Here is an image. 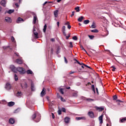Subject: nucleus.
Instances as JSON below:
<instances>
[{
  "instance_id": "37",
  "label": "nucleus",
  "mask_w": 126,
  "mask_h": 126,
  "mask_svg": "<svg viewBox=\"0 0 126 126\" xmlns=\"http://www.w3.org/2000/svg\"><path fill=\"white\" fill-rule=\"evenodd\" d=\"M86 100L88 101L89 102H92L93 101H94V99L92 98H87Z\"/></svg>"
},
{
  "instance_id": "6",
  "label": "nucleus",
  "mask_w": 126,
  "mask_h": 126,
  "mask_svg": "<svg viewBox=\"0 0 126 126\" xmlns=\"http://www.w3.org/2000/svg\"><path fill=\"white\" fill-rule=\"evenodd\" d=\"M45 95H46V89H45V88H43L40 93V96L41 97H43V96H45Z\"/></svg>"
},
{
  "instance_id": "35",
  "label": "nucleus",
  "mask_w": 126,
  "mask_h": 126,
  "mask_svg": "<svg viewBox=\"0 0 126 126\" xmlns=\"http://www.w3.org/2000/svg\"><path fill=\"white\" fill-rule=\"evenodd\" d=\"M75 10H76L77 12H79V11H80V9H79V7H75Z\"/></svg>"
},
{
  "instance_id": "4",
  "label": "nucleus",
  "mask_w": 126,
  "mask_h": 126,
  "mask_svg": "<svg viewBox=\"0 0 126 126\" xmlns=\"http://www.w3.org/2000/svg\"><path fill=\"white\" fill-rule=\"evenodd\" d=\"M16 62V63H18L19 64H22V63H23V60H22V58L17 59Z\"/></svg>"
},
{
  "instance_id": "2",
  "label": "nucleus",
  "mask_w": 126,
  "mask_h": 126,
  "mask_svg": "<svg viewBox=\"0 0 126 126\" xmlns=\"http://www.w3.org/2000/svg\"><path fill=\"white\" fill-rule=\"evenodd\" d=\"M37 23H38V18L37 17V15L34 14L33 18V24H37Z\"/></svg>"
},
{
  "instance_id": "53",
  "label": "nucleus",
  "mask_w": 126,
  "mask_h": 126,
  "mask_svg": "<svg viewBox=\"0 0 126 126\" xmlns=\"http://www.w3.org/2000/svg\"><path fill=\"white\" fill-rule=\"evenodd\" d=\"M67 28H68V29H70V28H71V26L70 25H68L67 26Z\"/></svg>"
},
{
  "instance_id": "32",
  "label": "nucleus",
  "mask_w": 126,
  "mask_h": 126,
  "mask_svg": "<svg viewBox=\"0 0 126 126\" xmlns=\"http://www.w3.org/2000/svg\"><path fill=\"white\" fill-rule=\"evenodd\" d=\"M46 30H47V25L45 24L44 26V28L43 30V32L45 33L46 32Z\"/></svg>"
},
{
  "instance_id": "18",
  "label": "nucleus",
  "mask_w": 126,
  "mask_h": 126,
  "mask_svg": "<svg viewBox=\"0 0 126 126\" xmlns=\"http://www.w3.org/2000/svg\"><path fill=\"white\" fill-rule=\"evenodd\" d=\"M31 90L32 91H35V86H34V84L33 83H31Z\"/></svg>"
},
{
  "instance_id": "16",
  "label": "nucleus",
  "mask_w": 126,
  "mask_h": 126,
  "mask_svg": "<svg viewBox=\"0 0 126 126\" xmlns=\"http://www.w3.org/2000/svg\"><path fill=\"white\" fill-rule=\"evenodd\" d=\"M96 109L97 111H99V112H102V111H103L104 110V108L103 107H96Z\"/></svg>"
},
{
  "instance_id": "20",
  "label": "nucleus",
  "mask_w": 126,
  "mask_h": 126,
  "mask_svg": "<svg viewBox=\"0 0 126 126\" xmlns=\"http://www.w3.org/2000/svg\"><path fill=\"white\" fill-rule=\"evenodd\" d=\"M91 28H92V29H94V28H96V23H95V22H93L92 26L90 27Z\"/></svg>"
},
{
  "instance_id": "58",
  "label": "nucleus",
  "mask_w": 126,
  "mask_h": 126,
  "mask_svg": "<svg viewBox=\"0 0 126 126\" xmlns=\"http://www.w3.org/2000/svg\"><path fill=\"white\" fill-rule=\"evenodd\" d=\"M75 72H74V71H70V72H69V74H73V73H74Z\"/></svg>"
},
{
  "instance_id": "11",
  "label": "nucleus",
  "mask_w": 126,
  "mask_h": 126,
  "mask_svg": "<svg viewBox=\"0 0 126 126\" xmlns=\"http://www.w3.org/2000/svg\"><path fill=\"white\" fill-rule=\"evenodd\" d=\"M15 104V103L14 102L10 101V102L8 103V106L9 107H12V106H14Z\"/></svg>"
},
{
  "instance_id": "55",
  "label": "nucleus",
  "mask_w": 126,
  "mask_h": 126,
  "mask_svg": "<svg viewBox=\"0 0 126 126\" xmlns=\"http://www.w3.org/2000/svg\"><path fill=\"white\" fill-rule=\"evenodd\" d=\"M74 11H73L72 12V14L71 15V17H72V16H73V15H74Z\"/></svg>"
},
{
  "instance_id": "64",
  "label": "nucleus",
  "mask_w": 126,
  "mask_h": 126,
  "mask_svg": "<svg viewBox=\"0 0 126 126\" xmlns=\"http://www.w3.org/2000/svg\"><path fill=\"white\" fill-rule=\"evenodd\" d=\"M15 55H16L17 57H19V55L18 53H15Z\"/></svg>"
},
{
  "instance_id": "1",
  "label": "nucleus",
  "mask_w": 126,
  "mask_h": 126,
  "mask_svg": "<svg viewBox=\"0 0 126 126\" xmlns=\"http://www.w3.org/2000/svg\"><path fill=\"white\" fill-rule=\"evenodd\" d=\"M10 68L11 69L12 71L13 72H17V71H19L20 73H24V68L21 67H18V68H16L14 65H12L10 66Z\"/></svg>"
},
{
  "instance_id": "61",
  "label": "nucleus",
  "mask_w": 126,
  "mask_h": 126,
  "mask_svg": "<svg viewBox=\"0 0 126 126\" xmlns=\"http://www.w3.org/2000/svg\"><path fill=\"white\" fill-rule=\"evenodd\" d=\"M51 42H55V38H51Z\"/></svg>"
},
{
  "instance_id": "33",
  "label": "nucleus",
  "mask_w": 126,
  "mask_h": 126,
  "mask_svg": "<svg viewBox=\"0 0 126 126\" xmlns=\"http://www.w3.org/2000/svg\"><path fill=\"white\" fill-rule=\"evenodd\" d=\"M90 21L89 20H86L84 21V24H88L89 23Z\"/></svg>"
},
{
  "instance_id": "44",
  "label": "nucleus",
  "mask_w": 126,
  "mask_h": 126,
  "mask_svg": "<svg viewBox=\"0 0 126 126\" xmlns=\"http://www.w3.org/2000/svg\"><path fill=\"white\" fill-rule=\"evenodd\" d=\"M113 98V100H117L118 97H117V95H114Z\"/></svg>"
},
{
  "instance_id": "51",
  "label": "nucleus",
  "mask_w": 126,
  "mask_h": 126,
  "mask_svg": "<svg viewBox=\"0 0 126 126\" xmlns=\"http://www.w3.org/2000/svg\"><path fill=\"white\" fill-rule=\"evenodd\" d=\"M11 41L12 42H14V37L13 36L11 37Z\"/></svg>"
},
{
  "instance_id": "39",
  "label": "nucleus",
  "mask_w": 126,
  "mask_h": 126,
  "mask_svg": "<svg viewBox=\"0 0 126 126\" xmlns=\"http://www.w3.org/2000/svg\"><path fill=\"white\" fill-rule=\"evenodd\" d=\"M59 92H60V93H61V94H63V89H60Z\"/></svg>"
},
{
  "instance_id": "31",
  "label": "nucleus",
  "mask_w": 126,
  "mask_h": 126,
  "mask_svg": "<svg viewBox=\"0 0 126 126\" xmlns=\"http://www.w3.org/2000/svg\"><path fill=\"white\" fill-rule=\"evenodd\" d=\"M116 102H117L118 106H121V103H123V101L122 100H117Z\"/></svg>"
},
{
  "instance_id": "10",
  "label": "nucleus",
  "mask_w": 126,
  "mask_h": 126,
  "mask_svg": "<svg viewBox=\"0 0 126 126\" xmlns=\"http://www.w3.org/2000/svg\"><path fill=\"white\" fill-rule=\"evenodd\" d=\"M5 21H6V22H8L9 23H11V18L8 17H6L5 18Z\"/></svg>"
},
{
  "instance_id": "62",
  "label": "nucleus",
  "mask_w": 126,
  "mask_h": 126,
  "mask_svg": "<svg viewBox=\"0 0 126 126\" xmlns=\"http://www.w3.org/2000/svg\"><path fill=\"white\" fill-rule=\"evenodd\" d=\"M52 116L53 119H55V115H54V113H52Z\"/></svg>"
},
{
  "instance_id": "52",
  "label": "nucleus",
  "mask_w": 126,
  "mask_h": 126,
  "mask_svg": "<svg viewBox=\"0 0 126 126\" xmlns=\"http://www.w3.org/2000/svg\"><path fill=\"white\" fill-rule=\"evenodd\" d=\"M74 61H75V62H76V63H79V62H78V61H77V60H76V59H74Z\"/></svg>"
},
{
  "instance_id": "19",
  "label": "nucleus",
  "mask_w": 126,
  "mask_h": 126,
  "mask_svg": "<svg viewBox=\"0 0 126 126\" xmlns=\"http://www.w3.org/2000/svg\"><path fill=\"white\" fill-rule=\"evenodd\" d=\"M21 21H24L23 19L21 18H18L16 21L17 23H20Z\"/></svg>"
},
{
  "instance_id": "63",
  "label": "nucleus",
  "mask_w": 126,
  "mask_h": 126,
  "mask_svg": "<svg viewBox=\"0 0 126 126\" xmlns=\"http://www.w3.org/2000/svg\"><path fill=\"white\" fill-rule=\"evenodd\" d=\"M15 5H16V6L17 7H18V6H19V5H18V3H15Z\"/></svg>"
},
{
  "instance_id": "56",
  "label": "nucleus",
  "mask_w": 126,
  "mask_h": 126,
  "mask_svg": "<svg viewBox=\"0 0 126 126\" xmlns=\"http://www.w3.org/2000/svg\"><path fill=\"white\" fill-rule=\"evenodd\" d=\"M65 25H69V22H66L65 23Z\"/></svg>"
},
{
  "instance_id": "22",
  "label": "nucleus",
  "mask_w": 126,
  "mask_h": 126,
  "mask_svg": "<svg viewBox=\"0 0 126 126\" xmlns=\"http://www.w3.org/2000/svg\"><path fill=\"white\" fill-rule=\"evenodd\" d=\"M17 97H20V96H22V93L21 92H18L16 94Z\"/></svg>"
},
{
  "instance_id": "50",
  "label": "nucleus",
  "mask_w": 126,
  "mask_h": 126,
  "mask_svg": "<svg viewBox=\"0 0 126 126\" xmlns=\"http://www.w3.org/2000/svg\"><path fill=\"white\" fill-rule=\"evenodd\" d=\"M61 97H62V96H61L60 94H57V98H59L60 99Z\"/></svg>"
},
{
  "instance_id": "43",
  "label": "nucleus",
  "mask_w": 126,
  "mask_h": 126,
  "mask_svg": "<svg viewBox=\"0 0 126 126\" xmlns=\"http://www.w3.org/2000/svg\"><path fill=\"white\" fill-rule=\"evenodd\" d=\"M60 100H61V101H62V102H65V100H64V99H63V98L62 97V96L61 97Z\"/></svg>"
},
{
  "instance_id": "45",
  "label": "nucleus",
  "mask_w": 126,
  "mask_h": 126,
  "mask_svg": "<svg viewBox=\"0 0 126 126\" xmlns=\"http://www.w3.org/2000/svg\"><path fill=\"white\" fill-rule=\"evenodd\" d=\"M69 44H70V48H72L73 47V45H72V42H70Z\"/></svg>"
},
{
  "instance_id": "26",
  "label": "nucleus",
  "mask_w": 126,
  "mask_h": 126,
  "mask_svg": "<svg viewBox=\"0 0 126 126\" xmlns=\"http://www.w3.org/2000/svg\"><path fill=\"white\" fill-rule=\"evenodd\" d=\"M83 16H81L80 18L78 19V21H79V22H81L82 20H83Z\"/></svg>"
},
{
  "instance_id": "46",
  "label": "nucleus",
  "mask_w": 126,
  "mask_h": 126,
  "mask_svg": "<svg viewBox=\"0 0 126 126\" xmlns=\"http://www.w3.org/2000/svg\"><path fill=\"white\" fill-rule=\"evenodd\" d=\"M89 37L90 38V39H93V38H94V35H89Z\"/></svg>"
},
{
  "instance_id": "13",
  "label": "nucleus",
  "mask_w": 126,
  "mask_h": 126,
  "mask_svg": "<svg viewBox=\"0 0 126 126\" xmlns=\"http://www.w3.org/2000/svg\"><path fill=\"white\" fill-rule=\"evenodd\" d=\"M76 121H80V120H86V118L85 117H76Z\"/></svg>"
},
{
  "instance_id": "54",
  "label": "nucleus",
  "mask_w": 126,
  "mask_h": 126,
  "mask_svg": "<svg viewBox=\"0 0 126 126\" xmlns=\"http://www.w3.org/2000/svg\"><path fill=\"white\" fill-rule=\"evenodd\" d=\"M78 64H80V65H84V63H80L79 62V63H78Z\"/></svg>"
},
{
  "instance_id": "48",
  "label": "nucleus",
  "mask_w": 126,
  "mask_h": 126,
  "mask_svg": "<svg viewBox=\"0 0 126 126\" xmlns=\"http://www.w3.org/2000/svg\"><path fill=\"white\" fill-rule=\"evenodd\" d=\"M64 62L65 63H67V60H66V58L64 57Z\"/></svg>"
},
{
  "instance_id": "41",
  "label": "nucleus",
  "mask_w": 126,
  "mask_h": 126,
  "mask_svg": "<svg viewBox=\"0 0 126 126\" xmlns=\"http://www.w3.org/2000/svg\"><path fill=\"white\" fill-rule=\"evenodd\" d=\"M112 70V71H115V70H116V68L115 67V66H111Z\"/></svg>"
},
{
  "instance_id": "8",
  "label": "nucleus",
  "mask_w": 126,
  "mask_h": 126,
  "mask_svg": "<svg viewBox=\"0 0 126 126\" xmlns=\"http://www.w3.org/2000/svg\"><path fill=\"white\" fill-rule=\"evenodd\" d=\"M21 85L22 88H27L28 87V85L26 82H24L22 83Z\"/></svg>"
},
{
  "instance_id": "29",
  "label": "nucleus",
  "mask_w": 126,
  "mask_h": 126,
  "mask_svg": "<svg viewBox=\"0 0 126 126\" xmlns=\"http://www.w3.org/2000/svg\"><path fill=\"white\" fill-rule=\"evenodd\" d=\"M78 94V92H75V93H73V97H77Z\"/></svg>"
},
{
  "instance_id": "49",
  "label": "nucleus",
  "mask_w": 126,
  "mask_h": 126,
  "mask_svg": "<svg viewBox=\"0 0 126 126\" xmlns=\"http://www.w3.org/2000/svg\"><path fill=\"white\" fill-rule=\"evenodd\" d=\"M58 114H59V115H62V110H59L58 111Z\"/></svg>"
},
{
  "instance_id": "34",
  "label": "nucleus",
  "mask_w": 126,
  "mask_h": 126,
  "mask_svg": "<svg viewBox=\"0 0 126 126\" xmlns=\"http://www.w3.org/2000/svg\"><path fill=\"white\" fill-rule=\"evenodd\" d=\"M126 121V118H123V119H122L120 122V123H125V122Z\"/></svg>"
},
{
  "instance_id": "60",
  "label": "nucleus",
  "mask_w": 126,
  "mask_h": 126,
  "mask_svg": "<svg viewBox=\"0 0 126 126\" xmlns=\"http://www.w3.org/2000/svg\"><path fill=\"white\" fill-rule=\"evenodd\" d=\"M95 90L96 91V93L97 94H99V92L98 91V89L96 88Z\"/></svg>"
},
{
  "instance_id": "42",
  "label": "nucleus",
  "mask_w": 126,
  "mask_h": 126,
  "mask_svg": "<svg viewBox=\"0 0 126 126\" xmlns=\"http://www.w3.org/2000/svg\"><path fill=\"white\" fill-rule=\"evenodd\" d=\"M62 112H63V113H65L66 110L65 108H62L61 109Z\"/></svg>"
},
{
  "instance_id": "36",
  "label": "nucleus",
  "mask_w": 126,
  "mask_h": 126,
  "mask_svg": "<svg viewBox=\"0 0 126 126\" xmlns=\"http://www.w3.org/2000/svg\"><path fill=\"white\" fill-rule=\"evenodd\" d=\"M92 89L93 91H94V93H95V86H94V85H92Z\"/></svg>"
},
{
  "instance_id": "30",
  "label": "nucleus",
  "mask_w": 126,
  "mask_h": 126,
  "mask_svg": "<svg viewBox=\"0 0 126 126\" xmlns=\"http://www.w3.org/2000/svg\"><path fill=\"white\" fill-rule=\"evenodd\" d=\"M36 113H34V114L32 115V120H35V119H36Z\"/></svg>"
},
{
  "instance_id": "59",
  "label": "nucleus",
  "mask_w": 126,
  "mask_h": 126,
  "mask_svg": "<svg viewBox=\"0 0 126 126\" xmlns=\"http://www.w3.org/2000/svg\"><path fill=\"white\" fill-rule=\"evenodd\" d=\"M57 26H58V27H60V22H57Z\"/></svg>"
},
{
  "instance_id": "21",
  "label": "nucleus",
  "mask_w": 126,
  "mask_h": 126,
  "mask_svg": "<svg viewBox=\"0 0 126 126\" xmlns=\"http://www.w3.org/2000/svg\"><path fill=\"white\" fill-rule=\"evenodd\" d=\"M14 122H15L14 119L12 118H10L9 120V124H13L14 123Z\"/></svg>"
},
{
  "instance_id": "14",
  "label": "nucleus",
  "mask_w": 126,
  "mask_h": 126,
  "mask_svg": "<svg viewBox=\"0 0 126 126\" xmlns=\"http://www.w3.org/2000/svg\"><path fill=\"white\" fill-rule=\"evenodd\" d=\"M33 34L34 36V37L36 38V39H38V38H39V34L38 33V32H33Z\"/></svg>"
},
{
  "instance_id": "5",
  "label": "nucleus",
  "mask_w": 126,
  "mask_h": 126,
  "mask_svg": "<svg viewBox=\"0 0 126 126\" xmlns=\"http://www.w3.org/2000/svg\"><path fill=\"white\" fill-rule=\"evenodd\" d=\"M103 117H104V115L103 114H102L98 118V120L99 121V124H100V125H102V124H103Z\"/></svg>"
},
{
  "instance_id": "9",
  "label": "nucleus",
  "mask_w": 126,
  "mask_h": 126,
  "mask_svg": "<svg viewBox=\"0 0 126 126\" xmlns=\"http://www.w3.org/2000/svg\"><path fill=\"white\" fill-rule=\"evenodd\" d=\"M62 31L64 36H66V33H65V26H63L62 28Z\"/></svg>"
},
{
  "instance_id": "25",
  "label": "nucleus",
  "mask_w": 126,
  "mask_h": 126,
  "mask_svg": "<svg viewBox=\"0 0 126 126\" xmlns=\"http://www.w3.org/2000/svg\"><path fill=\"white\" fill-rule=\"evenodd\" d=\"M91 32H92V33H98V32H99V31L97 29H94L91 30Z\"/></svg>"
},
{
  "instance_id": "3",
  "label": "nucleus",
  "mask_w": 126,
  "mask_h": 126,
  "mask_svg": "<svg viewBox=\"0 0 126 126\" xmlns=\"http://www.w3.org/2000/svg\"><path fill=\"white\" fill-rule=\"evenodd\" d=\"M5 88L6 90H10L11 89V85L9 83H6L5 85Z\"/></svg>"
},
{
  "instance_id": "57",
  "label": "nucleus",
  "mask_w": 126,
  "mask_h": 126,
  "mask_svg": "<svg viewBox=\"0 0 126 126\" xmlns=\"http://www.w3.org/2000/svg\"><path fill=\"white\" fill-rule=\"evenodd\" d=\"M65 37H66V39H69V37H70V35H69L68 36H66V34Z\"/></svg>"
},
{
  "instance_id": "40",
  "label": "nucleus",
  "mask_w": 126,
  "mask_h": 126,
  "mask_svg": "<svg viewBox=\"0 0 126 126\" xmlns=\"http://www.w3.org/2000/svg\"><path fill=\"white\" fill-rule=\"evenodd\" d=\"M73 40H74L75 41H77V36H74L72 37Z\"/></svg>"
},
{
  "instance_id": "7",
  "label": "nucleus",
  "mask_w": 126,
  "mask_h": 126,
  "mask_svg": "<svg viewBox=\"0 0 126 126\" xmlns=\"http://www.w3.org/2000/svg\"><path fill=\"white\" fill-rule=\"evenodd\" d=\"M88 115L92 119H93V118H94V113H93V112H92V111L89 112L88 113Z\"/></svg>"
},
{
  "instance_id": "47",
  "label": "nucleus",
  "mask_w": 126,
  "mask_h": 126,
  "mask_svg": "<svg viewBox=\"0 0 126 126\" xmlns=\"http://www.w3.org/2000/svg\"><path fill=\"white\" fill-rule=\"evenodd\" d=\"M36 27L35 26H33V32H36Z\"/></svg>"
},
{
  "instance_id": "28",
  "label": "nucleus",
  "mask_w": 126,
  "mask_h": 126,
  "mask_svg": "<svg viewBox=\"0 0 126 126\" xmlns=\"http://www.w3.org/2000/svg\"><path fill=\"white\" fill-rule=\"evenodd\" d=\"M36 119H37V121H36V123H38V122H40V120H41V115L38 114V118Z\"/></svg>"
},
{
  "instance_id": "17",
  "label": "nucleus",
  "mask_w": 126,
  "mask_h": 126,
  "mask_svg": "<svg viewBox=\"0 0 126 126\" xmlns=\"http://www.w3.org/2000/svg\"><path fill=\"white\" fill-rule=\"evenodd\" d=\"M1 5H2L3 6H5V4H6V1L5 0H1L0 2Z\"/></svg>"
},
{
  "instance_id": "27",
  "label": "nucleus",
  "mask_w": 126,
  "mask_h": 126,
  "mask_svg": "<svg viewBox=\"0 0 126 126\" xmlns=\"http://www.w3.org/2000/svg\"><path fill=\"white\" fill-rule=\"evenodd\" d=\"M7 13H8L9 14H11V13H12L13 12H14V10L12 9V10H9L7 12Z\"/></svg>"
},
{
  "instance_id": "15",
  "label": "nucleus",
  "mask_w": 126,
  "mask_h": 126,
  "mask_svg": "<svg viewBox=\"0 0 126 126\" xmlns=\"http://www.w3.org/2000/svg\"><path fill=\"white\" fill-rule=\"evenodd\" d=\"M54 14L55 17H58V16L59 15V10H57L54 12Z\"/></svg>"
},
{
  "instance_id": "38",
  "label": "nucleus",
  "mask_w": 126,
  "mask_h": 126,
  "mask_svg": "<svg viewBox=\"0 0 126 126\" xmlns=\"http://www.w3.org/2000/svg\"><path fill=\"white\" fill-rule=\"evenodd\" d=\"M14 78L15 81H17L18 80V77H17V75H16V74H15Z\"/></svg>"
},
{
  "instance_id": "12",
  "label": "nucleus",
  "mask_w": 126,
  "mask_h": 126,
  "mask_svg": "<svg viewBox=\"0 0 126 126\" xmlns=\"http://www.w3.org/2000/svg\"><path fill=\"white\" fill-rule=\"evenodd\" d=\"M69 121H70V118L68 117H65L64 118V122L65 124H68L69 123Z\"/></svg>"
},
{
  "instance_id": "23",
  "label": "nucleus",
  "mask_w": 126,
  "mask_h": 126,
  "mask_svg": "<svg viewBox=\"0 0 126 126\" xmlns=\"http://www.w3.org/2000/svg\"><path fill=\"white\" fill-rule=\"evenodd\" d=\"M80 48H81V50H82L83 51H84L86 52L87 55H88V53H87V51H86V50H85V49H84V47H83V46L81 45Z\"/></svg>"
},
{
  "instance_id": "24",
  "label": "nucleus",
  "mask_w": 126,
  "mask_h": 126,
  "mask_svg": "<svg viewBox=\"0 0 126 126\" xmlns=\"http://www.w3.org/2000/svg\"><path fill=\"white\" fill-rule=\"evenodd\" d=\"M27 74H32L33 72L32 71V70L29 69V70H27Z\"/></svg>"
}]
</instances>
